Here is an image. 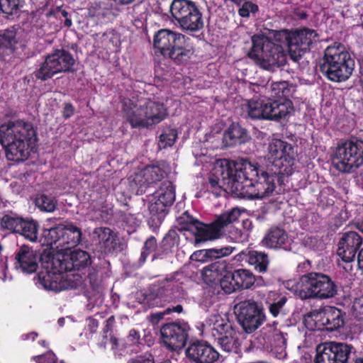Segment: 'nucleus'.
Returning a JSON list of instances; mask_svg holds the SVG:
<instances>
[{"mask_svg": "<svg viewBox=\"0 0 363 363\" xmlns=\"http://www.w3.org/2000/svg\"><path fill=\"white\" fill-rule=\"evenodd\" d=\"M316 37L313 30L306 28L293 32L286 30L275 31L274 42L264 35H255L252 38V47L249 57L260 67L273 71L286 63L287 55L283 45L287 46L290 58L298 62Z\"/></svg>", "mask_w": 363, "mask_h": 363, "instance_id": "1", "label": "nucleus"}, {"mask_svg": "<svg viewBox=\"0 0 363 363\" xmlns=\"http://www.w3.org/2000/svg\"><path fill=\"white\" fill-rule=\"evenodd\" d=\"M90 263L89 254L83 250H76L69 253L57 254L43 259V269L38 274L40 284L46 290L61 291L68 288L64 273L72 270H79Z\"/></svg>", "mask_w": 363, "mask_h": 363, "instance_id": "2", "label": "nucleus"}, {"mask_svg": "<svg viewBox=\"0 0 363 363\" xmlns=\"http://www.w3.org/2000/svg\"><path fill=\"white\" fill-rule=\"evenodd\" d=\"M235 171L241 174L240 181L231 184L235 195L248 199H262L271 196L275 189V179L280 177L274 172L260 171L257 165L245 160H238Z\"/></svg>", "mask_w": 363, "mask_h": 363, "instance_id": "3", "label": "nucleus"}, {"mask_svg": "<svg viewBox=\"0 0 363 363\" xmlns=\"http://www.w3.org/2000/svg\"><path fill=\"white\" fill-rule=\"evenodd\" d=\"M35 136L33 125L28 122L16 121L0 126V144L9 160H27L35 145Z\"/></svg>", "mask_w": 363, "mask_h": 363, "instance_id": "4", "label": "nucleus"}, {"mask_svg": "<svg viewBox=\"0 0 363 363\" xmlns=\"http://www.w3.org/2000/svg\"><path fill=\"white\" fill-rule=\"evenodd\" d=\"M240 214L239 208H233L220 215L212 224L206 225L194 218L186 211L177 218L176 228L181 232H191L194 235V243L198 246L201 242L220 238L223 228L237 220Z\"/></svg>", "mask_w": 363, "mask_h": 363, "instance_id": "5", "label": "nucleus"}, {"mask_svg": "<svg viewBox=\"0 0 363 363\" xmlns=\"http://www.w3.org/2000/svg\"><path fill=\"white\" fill-rule=\"evenodd\" d=\"M122 109L132 128H149L167 116L163 103L150 99H123Z\"/></svg>", "mask_w": 363, "mask_h": 363, "instance_id": "6", "label": "nucleus"}, {"mask_svg": "<svg viewBox=\"0 0 363 363\" xmlns=\"http://www.w3.org/2000/svg\"><path fill=\"white\" fill-rule=\"evenodd\" d=\"M37 9L30 15V23L37 30L38 35H43L58 30L64 26L69 28L72 21L69 14L63 9L60 0H31Z\"/></svg>", "mask_w": 363, "mask_h": 363, "instance_id": "7", "label": "nucleus"}, {"mask_svg": "<svg viewBox=\"0 0 363 363\" xmlns=\"http://www.w3.org/2000/svg\"><path fill=\"white\" fill-rule=\"evenodd\" d=\"M354 67V62L350 53L338 44L328 46L325 49L320 69L328 80L343 82L350 77Z\"/></svg>", "mask_w": 363, "mask_h": 363, "instance_id": "8", "label": "nucleus"}, {"mask_svg": "<svg viewBox=\"0 0 363 363\" xmlns=\"http://www.w3.org/2000/svg\"><path fill=\"white\" fill-rule=\"evenodd\" d=\"M153 48L156 54L170 58L177 64L186 61L193 54L186 37L168 29H161L155 34Z\"/></svg>", "mask_w": 363, "mask_h": 363, "instance_id": "9", "label": "nucleus"}, {"mask_svg": "<svg viewBox=\"0 0 363 363\" xmlns=\"http://www.w3.org/2000/svg\"><path fill=\"white\" fill-rule=\"evenodd\" d=\"M333 167L343 173H352L363 165V140L352 138L337 143L332 155Z\"/></svg>", "mask_w": 363, "mask_h": 363, "instance_id": "10", "label": "nucleus"}, {"mask_svg": "<svg viewBox=\"0 0 363 363\" xmlns=\"http://www.w3.org/2000/svg\"><path fill=\"white\" fill-rule=\"evenodd\" d=\"M296 156V152L291 144L282 140L274 139L269 144L266 158L273 167L272 171L283 177L293 173Z\"/></svg>", "mask_w": 363, "mask_h": 363, "instance_id": "11", "label": "nucleus"}, {"mask_svg": "<svg viewBox=\"0 0 363 363\" xmlns=\"http://www.w3.org/2000/svg\"><path fill=\"white\" fill-rule=\"evenodd\" d=\"M298 295L301 299H325L337 294V286L330 278L323 274L311 272L302 276Z\"/></svg>", "mask_w": 363, "mask_h": 363, "instance_id": "12", "label": "nucleus"}, {"mask_svg": "<svg viewBox=\"0 0 363 363\" xmlns=\"http://www.w3.org/2000/svg\"><path fill=\"white\" fill-rule=\"evenodd\" d=\"M44 244L59 250H66L80 242L82 233L79 228L69 222L45 229Z\"/></svg>", "mask_w": 363, "mask_h": 363, "instance_id": "13", "label": "nucleus"}, {"mask_svg": "<svg viewBox=\"0 0 363 363\" xmlns=\"http://www.w3.org/2000/svg\"><path fill=\"white\" fill-rule=\"evenodd\" d=\"M172 21L183 30L197 31L203 28L202 15L196 4L190 0H173L170 5Z\"/></svg>", "mask_w": 363, "mask_h": 363, "instance_id": "14", "label": "nucleus"}, {"mask_svg": "<svg viewBox=\"0 0 363 363\" xmlns=\"http://www.w3.org/2000/svg\"><path fill=\"white\" fill-rule=\"evenodd\" d=\"M238 161H230L226 159L218 160L216 162L212 176L208 179V187L212 189L216 196H219L222 192L221 183L226 185L230 191L235 194V190L231 185L240 181V172L235 171Z\"/></svg>", "mask_w": 363, "mask_h": 363, "instance_id": "15", "label": "nucleus"}, {"mask_svg": "<svg viewBox=\"0 0 363 363\" xmlns=\"http://www.w3.org/2000/svg\"><path fill=\"white\" fill-rule=\"evenodd\" d=\"M74 62L73 56L68 51L56 50L46 57L36 72V77L42 80H46L55 74L70 71Z\"/></svg>", "mask_w": 363, "mask_h": 363, "instance_id": "16", "label": "nucleus"}, {"mask_svg": "<svg viewBox=\"0 0 363 363\" xmlns=\"http://www.w3.org/2000/svg\"><path fill=\"white\" fill-rule=\"evenodd\" d=\"M235 313L239 323L247 333L256 330L266 318L263 308L250 300L238 303L235 306Z\"/></svg>", "mask_w": 363, "mask_h": 363, "instance_id": "17", "label": "nucleus"}, {"mask_svg": "<svg viewBox=\"0 0 363 363\" xmlns=\"http://www.w3.org/2000/svg\"><path fill=\"white\" fill-rule=\"evenodd\" d=\"M189 325L185 322L164 324L160 329L163 344L171 350L182 349L189 337Z\"/></svg>", "mask_w": 363, "mask_h": 363, "instance_id": "18", "label": "nucleus"}, {"mask_svg": "<svg viewBox=\"0 0 363 363\" xmlns=\"http://www.w3.org/2000/svg\"><path fill=\"white\" fill-rule=\"evenodd\" d=\"M352 347L340 342H329L316 347L315 363H346Z\"/></svg>", "mask_w": 363, "mask_h": 363, "instance_id": "19", "label": "nucleus"}, {"mask_svg": "<svg viewBox=\"0 0 363 363\" xmlns=\"http://www.w3.org/2000/svg\"><path fill=\"white\" fill-rule=\"evenodd\" d=\"M175 200V187L170 181H164L160 187L154 193L149 210L152 216L158 220L164 218L167 208L170 206Z\"/></svg>", "mask_w": 363, "mask_h": 363, "instance_id": "20", "label": "nucleus"}, {"mask_svg": "<svg viewBox=\"0 0 363 363\" xmlns=\"http://www.w3.org/2000/svg\"><path fill=\"white\" fill-rule=\"evenodd\" d=\"M362 244V237L355 231H347L342 234L337 245V255L347 263L343 268L346 271L352 269L349 264L354 261L357 250Z\"/></svg>", "mask_w": 363, "mask_h": 363, "instance_id": "21", "label": "nucleus"}, {"mask_svg": "<svg viewBox=\"0 0 363 363\" xmlns=\"http://www.w3.org/2000/svg\"><path fill=\"white\" fill-rule=\"evenodd\" d=\"M164 172L158 166H147L140 171L129 177L131 190L136 194H143L151 184L160 181Z\"/></svg>", "mask_w": 363, "mask_h": 363, "instance_id": "22", "label": "nucleus"}, {"mask_svg": "<svg viewBox=\"0 0 363 363\" xmlns=\"http://www.w3.org/2000/svg\"><path fill=\"white\" fill-rule=\"evenodd\" d=\"M186 357L196 363H213L219 357L218 352L209 344L196 341L186 350Z\"/></svg>", "mask_w": 363, "mask_h": 363, "instance_id": "23", "label": "nucleus"}, {"mask_svg": "<svg viewBox=\"0 0 363 363\" xmlns=\"http://www.w3.org/2000/svg\"><path fill=\"white\" fill-rule=\"evenodd\" d=\"M15 267L16 269L26 274L35 272L38 267V256L37 253L28 246L23 245L16 253Z\"/></svg>", "mask_w": 363, "mask_h": 363, "instance_id": "24", "label": "nucleus"}, {"mask_svg": "<svg viewBox=\"0 0 363 363\" xmlns=\"http://www.w3.org/2000/svg\"><path fill=\"white\" fill-rule=\"evenodd\" d=\"M179 277L182 276L172 275L160 281L154 290L155 296L164 301H170L173 298H176L177 294H179L182 289V281Z\"/></svg>", "mask_w": 363, "mask_h": 363, "instance_id": "25", "label": "nucleus"}, {"mask_svg": "<svg viewBox=\"0 0 363 363\" xmlns=\"http://www.w3.org/2000/svg\"><path fill=\"white\" fill-rule=\"evenodd\" d=\"M292 111L293 104L289 99H268L266 120L279 121L285 119Z\"/></svg>", "mask_w": 363, "mask_h": 363, "instance_id": "26", "label": "nucleus"}, {"mask_svg": "<svg viewBox=\"0 0 363 363\" xmlns=\"http://www.w3.org/2000/svg\"><path fill=\"white\" fill-rule=\"evenodd\" d=\"M241 106L245 117L266 120L267 99L262 93H259V97L245 101Z\"/></svg>", "mask_w": 363, "mask_h": 363, "instance_id": "27", "label": "nucleus"}, {"mask_svg": "<svg viewBox=\"0 0 363 363\" xmlns=\"http://www.w3.org/2000/svg\"><path fill=\"white\" fill-rule=\"evenodd\" d=\"M258 92L268 99H289L293 94L294 88L287 82H272L266 86H257Z\"/></svg>", "mask_w": 363, "mask_h": 363, "instance_id": "28", "label": "nucleus"}, {"mask_svg": "<svg viewBox=\"0 0 363 363\" xmlns=\"http://www.w3.org/2000/svg\"><path fill=\"white\" fill-rule=\"evenodd\" d=\"M264 246L272 249L286 250L289 245V240L286 232L280 228H271L262 240Z\"/></svg>", "mask_w": 363, "mask_h": 363, "instance_id": "29", "label": "nucleus"}, {"mask_svg": "<svg viewBox=\"0 0 363 363\" xmlns=\"http://www.w3.org/2000/svg\"><path fill=\"white\" fill-rule=\"evenodd\" d=\"M203 327L206 331L211 333L214 339L233 329L228 318L219 314L211 315L203 323Z\"/></svg>", "mask_w": 363, "mask_h": 363, "instance_id": "30", "label": "nucleus"}, {"mask_svg": "<svg viewBox=\"0 0 363 363\" xmlns=\"http://www.w3.org/2000/svg\"><path fill=\"white\" fill-rule=\"evenodd\" d=\"M94 234L98 236L100 247L105 253L113 252L119 248V240L117 235L110 228H96Z\"/></svg>", "mask_w": 363, "mask_h": 363, "instance_id": "31", "label": "nucleus"}, {"mask_svg": "<svg viewBox=\"0 0 363 363\" xmlns=\"http://www.w3.org/2000/svg\"><path fill=\"white\" fill-rule=\"evenodd\" d=\"M228 265L225 261H217L204 267L201 271L203 280L207 284H214L218 282L220 277L227 272Z\"/></svg>", "mask_w": 363, "mask_h": 363, "instance_id": "32", "label": "nucleus"}, {"mask_svg": "<svg viewBox=\"0 0 363 363\" xmlns=\"http://www.w3.org/2000/svg\"><path fill=\"white\" fill-rule=\"evenodd\" d=\"M262 298L268 306L269 313L274 317H277L284 313V307L287 301L286 296L277 291H268L263 294Z\"/></svg>", "mask_w": 363, "mask_h": 363, "instance_id": "33", "label": "nucleus"}, {"mask_svg": "<svg viewBox=\"0 0 363 363\" xmlns=\"http://www.w3.org/2000/svg\"><path fill=\"white\" fill-rule=\"evenodd\" d=\"M233 251V248L231 247L200 250L194 252L191 255L190 259L192 261L206 262L213 258L217 259L230 255Z\"/></svg>", "mask_w": 363, "mask_h": 363, "instance_id": "34", "label": "nucleus"}, {"mask_svg": "<svg viewBox=\"0 0 363 363\" xmlns=\"http://www.w3.org/2000/svg\"><path fill=\"white\" fill-rule=\"evenodd\" d=\"M327 314L328 307L314 310L305 315L303 322L306 328L311 330L326 329Z\"/></svg>", "mask_w": 363, "mask_h": 363, "instance_id": "35", "label": "nucleus"}, {"mask_svg": "<svg viewBox=\"0 0 363 363\" xmlns=\"http://www.w3.org/2000/svg\"><path fill=\"white\" fill-rule=\"evenodd\" d=\"M221 349L226 352L237 353L240 345L238 335L234 329L228 330L225 334L215 338Z\"/></svg>", "mask_w": 363, "mask_h": 363, "instance_id": "36", "label": "nucleus"}, {"mask_svg": "<svg viewBox=\"0 0 363 363\" xmlns=\"http://www.w3.org/2000/svg\"><path fill=\"white\" fill-rule=\"evenodd\" d=\"M245 256L246 261L250 264L254 266L255 269L259 272H266L269 259L267 255L261 252L249 251L247 254L242 253Z\"/></svg>", "mask_w": 363, "mask_h": 363, "instance_id": "37", "label": "nucleus"}, {"mask_svg": "<svg viewBox=\"0 0 363 363\" xmlns=\"http://www.w3.org/2000/svg\"><path fill=\"white\" fill-rule=\"evenodd\" d=\"M234 284L238 289H250L254 285L255 278L253 274L245 269H239L233 272Z\"/></svg>", "mask_w": 363, "mask_h": 363, "instance_id": "38", "label": "nucleus"}, {"mask_svg": "<svg viewBox=\"0 0 363 363\" xmlns=\"http://www.w3.org/2000/svg\"><path fill=\"white\" fill-rule=\"evenodd\" d=\"M327 318V330L333 331L337 330L344 324L342 312L337 308L328 306Z\"/></svg>", "mask_w": 363, "mask_h": 363, "instance_id": "39", "label": "nucleus"}, {"mask_svg": "<svg viewBox=\"0 0 363 363\" xmlns=\"http://www.w3.org/2000/svg\"><path fill=\"white\" fill-rule=\"evenodd\" d=\"M23 220V218L16 214L10 213L2 217L0 224L1 228L18 233L19 230H22L21 225Z\"/></svg>", "mask_w": 363, "mask_h": 363, "instance_id": "40", "label": "nucleus"}, {"mask_svg": "<svg viewBox=\"0 0 363 363\" xmlns=\"http://www.w3.org/2000/svg\"><path fill=\"white\" fill-rule=\"evenodd\" d=\"M244 133V130L238 125L233 124L223 134V141L226 145H233Z\"/></svg>", "mask_w": 363, "mask_h": 363, "instance_id": "41", "label": "nucleus"}, {"mask_svg": "<svg viewBox=\"0 0 363 363\" xmlns=\"http://www.w3.org/2000/svg\"><path fill=\"white\" fill-rule=\"evenodd\" d=\"M22 230L18 233L21 234L26 239L31 242H35L38 238V225L34 220H23L21 225Z\"/></svg>", "mask_w": 363, "mask_h": 363, "instance_id": "42", "label": "nucleus"}, {"mask_svg": "<svg viewBox=\"0 0 363 363\" xmlns=\"http://www.w3.org/2000/svg\"><path fill=\"white\" fill-rule=\"evenodd\" d=\"M218 282L221 289L226 294H230L238 289L237 285L234 284L233 272L229 269V267L227 268V272H225L220 277Z\"/></svg>", "mask_w": 363, "mask_h": 363, "instance_id": "43", "label": "nucleus"}, {"mask_svg": "<svg viewBox=\"0 0 363 363\" xmlns=\"http://www.w3.org/2000/svg\"><path fill=\"white\" fill-rule=\"evenodd\" d=\"M36 206L43 211L52 212L57 205L55 199L51 196L42 194L38 196L35 200Z\"/></svg>", "mask_w": 363, "mask_h": 363, "instance_id": "44", "label": "nucleus"}, {"mask_svg": "<svg viewBox=\"0 0 363 363\" xmlns=\"http://www.w3.org/2000/svg\"><path fill=\"white\" fill-rule=\"evenodd\" d=\"M177 137V131L172 128H167L164 130L163 133L160 136L158 146L160 149H164L167 147L172 146Z\"/></svg>", "mask_w": 363, "mask_h": 363, "instance_id": "45", "label": "nucleus"}, {"mask_svg": "<svg viewBox=\"0 0 363 363\" xmlns=\"http://www.w3.org/2000/svg\"><path fill=\"white\" fill-rule=\"evenodd\" d=\"M21 6L20 0H0V9L6 15L17 13Z\"/></svg>", "mask_w": 363, "mask_h": 363, "instance_id": "46", "label": "nucleus"}, {"mask_svg": "<svg viewBox=\"0 0 363 363\" xmlns=\"http://www.w3.org/2000/svg\"><path fill=\"white\" fill-rule=\"evenodd\" d=\"M16 42V32L13 29L0 32V48L11 47Z\"/></svg>", "mask_w": 363, "mask_h": 363, "instance_id": "47", "label": "nucleus"}, {"mask_svg": "<svg viewBox=\"0 0 363 363\" xmlns=\"http://www.w3.org/2000/svg\"><path fill=\"white\" fill-rule=\"evenodd\" d=\"M352 313L356 318L363 319V294L354 300Z\"/></svg>", "mask_w": 363, "mask_h": 363, "instance_id": "48", "label": "nucleus"}, {"mask_svg": "<svg viewBox=\"0 0 363 363\" xmlns=\"http://www.w3.org/2000/svg\"><path fill=\"white\" fill-rule=\"evenodd\" d=\"M157 246L156 239L153 237L150 238L146 240L144 245V250L141 253V259L145 262L147 257L152 252H153Z\"/></svg>", "mask_w": 363, "mask_h": 363, "instance_id": "49", "label": "nucleus"}, {"mask_svg": "<svg viewBox=\"0 0 363 363\" xmlns=\"http://www.w3.org/2000/svg\"><path fill=\"white\" fill-rule=\"evenodd\" d=\"M257 10L258 7L256 4L245 1L240 8L238 13L242 17H248L250 13H255Z\"/></svg>", "mask_w": 363, "mask_h": 363, "instance_id": "50", "label": "nucleus"}, {"mask_svg": "<svg viewBox=\"0 0 363 363\" xmlns=\"http://www.w3.org/2000/svg\"><path fill=\"white\" fill-rule=\"evenodd\" d=\"M33 359L36 363H55L56 362V356L51 351L42 355L35 356Z\"/></svg>", "mask_w": 363, "mask_h": 363, "instance_id": "51", "label": "nucleus"}, {"mask_svg": "<svg viewBox=\"0 0 363 363\" xmlns=\"http://www.w3.org/2000/svg\"><path fill=\"white\" fill-rule=\"evenodd\" d=\"M286 345H272V354L278 359H284L286 357Z\"/></svg>", "mask_w": 363, "mask_h": 363, "instance_id": "52", "label": "nucleus"}, {"mask_svg": "<svg viewBox=\"0 0 363 363\" xmlns=\"http://www.w3.org/2000/svg\"><path fill=\"white\" fill-rule=\"evenodd\" d=\"M272 345H286V338L284 333L274 330L272 334Z\"/></svg>", "mask_w": 363, "mask_h": 363, "instance_id": "53", "label": "nucleus"}, {"mask_svg": "<svg viewBox=\"0 0 363 363\" xmlns=\"http://www.w3.org/2000/svg\"><path fill=\"white\" fill-rule=\"evenodd\" d=\"M230 238L235 242H242L247 238V233L242 232L240 230L235 228L230 232Z\"/></svg>", "mask_w": 363, "mask_h": 363, "instance_id": "54", "label": "nucleus"}, {"mask_svg": "<svg viewBox=\"0 0 363 363\" xmlns=\"http://www.w3.org/2000/svg\"><path fill=\"white\" fill-rule=\"evenodd\" d=\"M130 363H155V361L151 354L145 353L136 357L131 360Z\"/></svg>", "mask_w": 363, "mask_h": 363, "instance_id": "55", "label": "nucleus"}, {"mask_svg": "<svg viewBox=\"0 0 363 363\" xmlns=\"http://www.w3.org/2000/svg\"><path fill=\"white\" fill-rule=\"evenodd\" d=\"M98 327L99 322L96 319L89 318L87 320V329L90 331L91 333H96Z\"/></svg>", "mask_w": 363, "mask_h": 363, "instance_id": "56", "label": "nucleus"}, {"mask_svg": "<svg viewBox=\"0 0 363 363\" xmlns=\"http://www.w3.org/2000/svg\"><path fill=\"white\" fill-rule=\"evenodd\" d=\"M139 338H140V335L137 330H135L134 329L130 330L129 335L128 336V340L130 342H131L132 344H135L138 342Z\"/></svg>", "mask_w": 363, "mask_h": 363, "instance_id": "57", "label": "nucleus"}, {"mask_svg": "<svg viewBox=\"0 0 363 363\" xmlns=\"http://www.w3.org/2000/svg\"><path fill=\"white\" fill-rule=\"evenodd\" d=\"M74 113V108L71 104H66L64 107L63 116L65 118H69Z\"/></svg>", "mask_w": 363, "mask_h": 363, "instance_id": "58", "label": "nucleus"}, {"mask_svg": "<svg viewBox=\"0 0 363 363\" xmlns=\"http://www.w3.org/2000/svg\"><path fill=\"white\" fill-rule=\"evenodd\" d=\"M177 238L176 233L174 231H169L167 235L164 238L163 242L167 243L170 240H175Z\"/></svg>", "mask_w": 363, "mask_h": 363, "instance_id": "59", "label": "nucleus"}, {"mask_svg": "<svg viewBox=\"0 0 363 363\" xmlns=\"http://www.w3.org/2000/svg\"><path fill=\"white\" fill-rule=\"evenodd\" d=\"M113 323H114V317L113 316H111L110 318H108L107 319L106 328L104 330V333H107L111 330V328L112 327Z\"/></svg>", "mask_w": 363, "mask_h": 363, "instance_id": "60", "label": "nucleus"}, {"mask_svg": "<svg viewBox=\"0 0 363 363\" xmlns=\"http://www.w3.org/2000/svg\"><path fill=\"white\" fill-rule=\"evenodd\" d=\"M358 267L363 272V248L361 249L357 257Z\"/></svg>", "mask_w": 363, "mask_h": 363, "instance_id": "61", "label": "nucleus"}, {"mask_svg": "<svg viewBox=\"0 0 363 363\" xmlns=\"http://www.w3.org/2000/svg\"><path fill=\"white\" fill-rule=\"evenodd\" d=\"M38 337V333H35V332H32V333H28V334H25L22 336V338L23 340H34L36 337Z\"/></svg>", "mask_w": 363, "mask_h": 363, "instance_id": "62", "label": "nucleus"}, {"mask_svg": "<svg viewBox=\"0 0 363 363\" xmlns=\"http://www.w3.org/2000/svg\"><path fill=\"white\" fill-rule=\"evenodd\" d=\"M182 311V307L180 305L177 306L176 307H173L172 308H167L166 310V313H169L172 311L177 312V313H181Z\"/></svg>", "mask_w": 363, "mask_h": 363, "instance_id": "63", "label": "nucleus"}, {"mask_svg": "<svg viewBox=\"0 0 363 363\" xmlns=\"http://www.w3.org/2000/svg\"><path fill=\"white\" fill-rule=\"evenodd\" d=\"M243 226L245 229L250 230L251 229L252 223L250 220H246L243 221Z\"/></svg>", "mask_w": 363, "mask_h": 363, "instance_id": "64", "label": "nucleus"}]
</instances>
